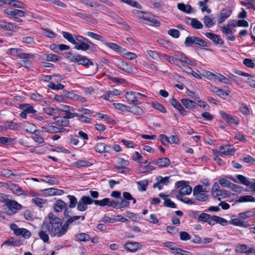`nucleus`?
Here are the masks:
<instances>
[{"label": "nucleus", "mask_w": 255, "mask_h": 255, "mask_svg": "<svg viewBox=\"0 0 255 255\" xmlns=\"http://www.w3.org/2000/svg\"><path fill=\"white\" fill-rule=\"evenodd\" d=\"M45 223L47 224L49 230V234L51 237H61L67 232L68 227L65 223L62 224L60 218L50 213L48 217L44 219Z\"/></svg>", "instance_id": "f257e3e1"}, {"label": "nucleus", "mask_w": 255, "mask_h": 255, "mask_svg": "<svg viewBox=\"0 0 255 255\" xmlns=\"http://www.w3.org/2000/svg\"><path fill=\"white\" fill-rule=\"evenodd\" d=\"M174 61L175 64L174 65L181 68V65L187 64L190 66H195L194 61L189 59L184 53L176 51L174 54Z\"/></svg>", "instance_id": "f03ea898"}, {"label": "nucleus", "mask_w": 255, "mask_h": 255, "mask_svg": "<svg viewBox=\"0 0 255 255\" xmlns=\"http://www.w3.org/2000/svg\"><path fill=\"white\" fill-rule=\"evenodd\" d=\"M22 209V206L15 200H7L3 206V212L8 215L15 214Z\"/></svg>", "instance_id": "7ed1b4c3"}, {"label": "nucleus", "mask_w": 255, "mask_h": 255, "mask_svg": "<svg viewBox=\"0 0 255 255\" xmlns=\"http://www.w3.org/2000/svg\"><path fill=\"white\" fill-rule=\"evenodd\" d=\"M74 37L76 40V43H74V48L76 49L86 51L89 49V44H91V42L87 39L80 35H75Z\"/></svg>", "instance_id": "20e7f679"}, {"label": "nucleus", "mask_w": 255, "mask_h": 255, "mask_svg": "<svg viewBox=\"0 0 255 255\" xmlns=\"http://www.w3.org/2000/svg\"><path fill=\"white\" fill-rule=\"evenodd\" d=\"M185 45L186 47L189 46L192 44H195L201 46H207V42L202 39L194 36H188L185 40Z\"/></svg>", "instance_id": "39448f33"}, {"label": "nucleus", "mask_w": 255, "mask_h": 255, "mask_svg": "<svg viewBox=\"0 0 255 255\" xmlns=\"http://www.w3.org/2000/svg\"><path fill=\"white\" fill-rule=\"evenodd\" d=\"M92 203H93V200L89 197L86 196H82L78 201L77 209L79 211H85L88 208L87 206Z\"/></svg>", "instance_id": "423d86ee"}, {"label": "nucleus", "mask_w": 255, "mask_h": 255, "mask_svg": "<svg viewBox=\"0 0 255 255\" xmlns=\"http://www.w3.org/2000/svg\"><path fill=\"white\" fill-rule=\"evenodd\" d=\"M70 61L72 62H77L80 65L87 66L89 64L93 65V63L85 56L80 54H75L70 58Z\"/></svg>", "instance_id": "0eeeda50"}, {"label": "nucleus", "mask_w": 255, "mask_h": 255, "mask_svg": "<svg viewBox=\"0 0 255 255\" xmlns=\"http://www.w3.org/2000/svg\"><path fill=\"white\" fill-rule=\"evenodd\" d=\"M176 186L179 188V193L181 195H189L191 193L192 188L187 182L180 181L176 182Z\"/></svg>", "instance_id": "6e6552de"}, {"label": "nucleus", "mask_w": 255, "mask_h": 255, "mask_svg": "<svg viewBox=\"0 0 255 255\" xmlns=\"http://www.w3.org/2000/svg\"><path fill=\"white\" fill-rule=\"evenodd\" d=\"M10 228L16 235H21L27 239L29 238L31 236V234L28 230L24 228H19L16 224H11Z\"/></svg>", "instance_id": "1a4fd4ad"}, {"label": "nucleus", "mask_w": 255, "mask_h": 255, "mask_svg": "<svg viewBox=\"0 0 255 255\" xmlns=\"http://www.w3.org/2000/svg\"><path fill=\"white\" fill-rule=\"evenodd\" d=\"M47 225V224L45 223L44 221L41 226V230L38 233V235L40 239L44 243H48L49 240V237L48 234V233L49 234V230Z\"/></svg>", "instance_id": "9d476101"}, {"label": "nucleus", "mask_w": 255, "mask_h": 255, "mask_svg": "<svg viewBox=\"0 0 255 255\" xmlns=\"http://www.w3.org/2000/svg\"><path fill=\"white\" fill-rule=\"evenodd\" d=\"M116 65L124 71L130 74H135L136 72L134 71L132 66L128 63L125 62L122 60H119L116 62Z\"/></svg>", "instance_id": "9b49d317"}, {"label": "nucleus", "mask_w": 255, "mask_h": 255, "mask_svg": "<svg viewBox=\"0 0 255 255\" xmlns=\"http://www.w3.org/2000/svg\"><path fill=\"white\" fill-rule=\"evenodd\" d=\"M230 26H235V25L234 24H228L227 25L221 26L220 28L223 33L225 35L226 39L228 40L233 41L235 40V37L233 35V32L230 28Z\"/></svg>", "instance_id": "f8f14e48"}, {"label": "nucleus", "mask_w": 255, "mask_h": 255, "mask_svg": "<svg viewBox=\"0 0 255 255\" xmlns=\"http://www.w3.org/2000/svg\"><path fill=\"white\" fill-rule=\"evenodd\" d=\"M219 152L226 155H233L235 152V149L233 144H222L220 146Z\"/></svg>", "instance_id": "ddd939ff"}, {"label": "nucleus", "mask_w": 255, "mask_h": 255, "mask_svg": "<svg viewBox=\"0 0 255 255\" xmlns=\"http://www.w3.org/2000/svg\"><path fill=\"white\" fill-rule=\"evenodd\" d=\"M159 137L161 143H165L166 142L169 143H177L179 141L178 136L172 135L168 137L164 134H160Z\"/></svg>", "instance_id": "4468645a"}, {"label": "nucleus", "mask_w": 255, "mask_h": 255, "mask_svg": "<svg viewBox=\"0 0 255 255\" xmlns=\"http://www.w3.org/2000/svg\"><path fill=\"white\" fill-rule=\"evenodd\" d=\"M220 115L222 118L229 124H235L236 125H238L239 124V120L237 117H233L224 111H220Z\"/></svg>", "instance_id": "2eb2a0df"}, {"label": "nucleus", "mask_w": 255, "mask_h": 255, "mask_svg": "<svg viewBox=\"0 0 255 255\" xmlns=\"http://www.w3.org/2000/svg\"><path fill=\"white\" fill-rule=\"evenodd\" d=\"M42 192L44 195L46 196L61 195L64 193L63 190L54 188L44 189Z\"/></svg>", "instance_id": "dca6fc26"}, {"label": "nucleus", "mask_w": 255, "mask_h": 255, "mask_svg": "<svg viewBox=\"0 0 255 255\" xmlns=\"http://www.w3.org/2000/svg\"><path fill=\"white\" fill-rule=\"evenodd\" d=\"M8 189L10 190L13 193L19 196L25 195V192L17 184L8 183Z\"/></svg>", "instance_id": "f3484780"}, {"label": "nucleus", "mask_w": 255, "mask_h": 255, "mask_svg": "<svg viewBox=\"0 0 255 255\" xmlns=\"http://www.w3.org/2000/svg\"><path fill=\"white\" fill-rule=\"evenodd\" d=\"M125 97L129 104H132L134 105L141 104V102L136 99L135 94L133 92H127L126 93Z\"/></svg>", "instance_id": "a211bd4d"}, {"label": "nucleus", "mask_w": 255, "mask_h": 255, "mask_svg": "<svg viewBox=\"0 0 255 255\" xmlns=\"http://www.w3.org/2000/svg\"><path fill=\"white\" fill-rule=\"evenodd\" d=\"M232 13L230 9L223 8L220 13L218 17L219 23H222L228 18Z\"/></svg>", "instance_id": "6ab92c4d"}, {"label": "nucleus", "mask_w": 255, "mask_h": 255, "mask_svg": "<svg viewBox=\"0 0 255 255\" xmlns=\"http://www.w3.org/2000/svg\"><path fill=\"white\" fill-rule=\"evenodd\" d=\"M141 246L137 242H128L125 244L124 248L128 251L134 252L140 248Z\"/></svg>", "instance_id": "aec40b11"}, {"label": "nucleus", "mask_w": 255, "mask_h": 255, "mask_svg": "<svg viewBox=\"0 0 255 255\" xmlns=\"http://www.w3.org/2000/svg\"><path fill=\"white\" fill-rule=\"evenodd\" d=\"M205 34L207 38L212 40L216 44H219L221 45H223L224 44V41L221 38L220 35L214 34L211 32H206Z\"/></svg>", "instance_id": "412c9836"}, {"label": "nucleus", "mask_w": 255, "mask_h": 255, "mask_svg": "<svg viewBox=\"0 0 255 255\" xmlns=\"http://www.w3.org/2000/svg\"><path fill=\"white\" fill-rule=\"evenodd\" d=\"M153 163L156 164L160 168L168 166L170 164V160L167 157H161L152 161Z\"/></svg>", "instance_id": "4be33fe9"}, {"label": "nucleus", "mask_w": 255, "mask_h": 255, "mask_svg": "<svg viewBox=\"0 0 255 255\" xmlns=\"http://www.w3.org/2000/svg\"><path fill=\"white\" fill-rule=\"evenodd\" d=\"M0 3L9 4L15 7L23 8L24 4L21 1L15 0H0Z\"/></svg>", "instance_id": "5701e85b"}, {"label": "nucleus", "mask_w": 255, "mask_h": 255, "mask_svg": "<svg viewBox=\"0 0 255 255\" xmlns=\"http://www.w3.org/2000/svg\"><path fill=\"white\" fill-rule=\"evenodd\" d=\"M105 45L107 46L108 47L110 48V49L114 50L116 52H120L122 54H124L125 52H127V50L126 49L123 48L118 45L112 43V42H105Z\"/></svg>", "instance_id": "b1692460"}, {"label": "nucleus", "mask_w": 255, "mask_h": 255, "mask_svg": "<svg viewBox=\"0 0 255 255\" xmlns=\"http://www.w3.org/2000/svg\"><path fill=\"white\" fill-rule=\"evenodd\" d=\"M231 179L234 182H240L246 186H249L250 185V182L249 180L245 176L242 175H238L235 178H231Z\"/></svg>", "instance_id": "393cba45"}, {"label": "nucleus", "mask_w": 255, "mask_h": 255, "mask_svg": "<svg viewBox=\"0 0 255 255\" xmlns=\"http://www.w3.org/2000/svg\"><path fill=\"white\" fill-rule=\"evenodd\" d=\"M55 124L60 127H67L69 124V120L65 117H57L54 119Z\"/></svg>", "instance_id": "a878e982"}, {"label": "nucleus", "mask_w": 255, "mask_h": 255, "mask_svg": "<svg viewBox=\"0 0 255 255\" xmlns=\"http://www.w3.org/2000/svg\"><path fill=\"white\" fill-rule=\"evenodd\" d=\"M170 104L174 107L175 108L177 109L181 114L183 115H186L187 112L183 108L182 106L180 104V103L178 102L176 99L172 98L170 100Z\"/></svg>", "instance_id": "bb28decb"}, {"label": "nucleus", "mask_w": 255, "mask_h": 255, "mask_svg": "<svg viewBox=\"0 0 255 255\" xmlns=\"http://www.w3.org/2000/svg\"><path fill=\"white\" fill-rule=\"evenodd\" d=\"M44 129L45 131L48 132L56 133L58 132H64L66 130V128L63 127L57 128L53 125H49L44 127Z\"/></svg>", "instance_id": "cd10ccee"}, {"label": "nucleus", "mask_w": 255, "mask_h": 255, "mask_svg": "<svg viewBox=\"0 0 255 255\" xmlns=\"http://www.w3.org/2000/svg\"><path fill=\"white\" fill-rule=\"evenodd\" d=\"M66 207V203L61 200H58L54 205V210L56 212H60Z\"/></svg>", "instance_id": "c85d7f7f"}, {"label": "nucleus", "mask_w": 255, "mask_h": 255, "mask_svg": "<svg viewBox=\"0 0 255 255\" xmlns=\"http://www.w3.org/2000/svg\"><path fill=\"white\" fill-rule=\"evenodd\" d=\"M182 104L185 106L187 109H193L196 108L197 104L195 102H193L192 100L187 99H183L181 100Z\"/></svg>", "instance_id": "c756f323"}, {"label": "nucleus", "mask_w": 255, "mask_h": 255, "mask_svg": "<svg viewBox=\"0 0 255 255\" xmlns=\"http://www.w3.org/2000/svg\"><path fill=\"white\" fill-rule=\"evenodd\" d=\"M177 6L179 10L185 13H190L192 12V8L190 4L185 5L183 3H179L177 4Z\"/></svg>", "instance_id": "7c9ffc66"}, {"label": "nucleus", "mask_w": 255, "mask_h": 255, "mask_svg": "<svg viewBox=\"0 0 255 255\" xmlns=\"http://www.w3.org/2000/svg\"><path fill=\"white\" fill-rule=\"evenodd\" d=\"M212 196L220 201L222 199H224L227 197L228 196V193L226 190L220 189L212 195Z\"/></svg>", "instance_id": "2f4dec72"}, {"label": "nucleus", "mask_w": 255, "mask_h": 255, "mask_svg": "<svg viewBox=\"0 0 255 255\" xmlns=\"http://www.w3.org/2000/svg\"><path fill=\"white\" fill-rule=\"evenodd\" d=\"M230 224L239 227H242L244 228H247L248 227V225L244 221L241 220L239 218H234L231 219V220L229 221Z\"/></svg>", "instance_id": "473e14b6"}, {"label": "nucleus", "mask_w": 255, "mask_h": 255, "mask_svg": "<svg viewBox=\"0 0 255 255\" xmlns=\"http://www.w3.org/2000/svg\"><path fill=\"white\" fill-rule=\"evenodd\" d=\"M93 164L92 163L84 160H79L73 163V166L75 167H89Z\"/></svg>", "instance_id": "72a5a7b5"}, {"label": "nucleus", "mask_w": 255, "mask_h": 255, "mask_svg": "<svg viewBox=\"0 0 255 255\" xmlns=\"http://www.w3.org/2000/svg\"><path fill=\"white\" fill-rule=\"evenodd\" d=\"M32 203L39 207H43L47 204V200L39 197H35L31 200Z\"/></svg>", "instance_id": "f704fd0d"}, {"label": "nucleus", "mask_w": 255, "mask_h": 255, "mask_svg": "<svg viewBox=\"0 0 255 255\" xmlns=\"http://www.w3.org/2000/svg\"><path fill=\"white\" fill-rule=\"evenodd\" d=\"M75 237L76 240L80 242H88L91 239L90 236L84 233L77 234Z\"/></svg>", "instance_id": "c9c22d12"}, {"label": "nucleus", "mask_w": 255, "mask_h": 255, "mask_svg": "<svg viewBox=\"0 0 255 255\" xmlns=\"http://www.w3.org/2000/svg\"><path fill=\"white\" fill-rule=\"evenodd\" d=\"M188 19L190 21V24L195 29H202L203 24L196 18H188Z\"/></svg>", "instance_id": "e433bc0d"}, {"label": "nucleus", "mask_w": 255, "mask_h": 255, "mask_svg": "<svg viewBox=\"0 0 255 255\" xmlns=\"http://www.w3.org/2000/svg\"><path fill=\"white\" fill-rule=\"evenodd\" d=\"M219 183L221 186L224 188H230L232 186H234V183H231L229 180L225 178H220L219 179Z\"/></svg>", "instance_id": "4c0bfd02"}, {"label": "nucleus", "mask_w": 255, "mask_h": 255, "mask_svg": "<svg viewBox=\"0 0 255 255\" xmlns=\"http://www.w3.org/2000/svg\"><path fill=\"white\" fill-rule=\"evenodd\" d=\"M4 125L5 126L6 129L17 130L20 128L18 124L15 123L12 121L6 122L4 123Z\"/></svg>", "instance_id": "58836bf2"}, {"label": "nucleus", "mask_w": 255, "mask_h": 255, "mask_svg": "<svg viewBox=\"0 0 255 255\" xmlns=\"http://www.w3.org/2000/svg\"><path fill=\"white\" fill-rule=\"evenodd\" d=\"M203 20L205 26L207 27H211L215 24L213 18L209 15L204 16Z\"/></svg>", "instance_id": "ea45409f"}, {"label": "nucleus", "mask_w": 255, "mask_h": 255, "mask_svg": "<svg viewBox=\"0 0 255 255\" xmlns=\"http://www.w3.org/2000/svg\"><path fill=\"white\" fill-rule=\"evenodd\" d=\"M151 105L154 109L162 113H165L166 112V110L165 108L162 105L158 102H152Z\"/></svg>", "instance_id": "a19ab883"}, {"label": "nucleus", "mask_w": 255, "mask_h": 255, "mask_svg": "<svg viewBox=\"0 0 255 255\" xmlns=\"http://www.w3.org/2000/svg\"><path fill=\"white\" fill-rule=\"evenodd\" d=\"M62 35L65 39H67L69 42H71L72 44H74V43H76V40L75 39L74 36H73L70 33L66 31H63Z\"/></svg>", "instance_id": "79ce46f5"}, {"label": "nucleus", "mask_w": 255, "mask_h": 255, "mask_svg": "<svg viewBox=\"0 0 255 255\" xmlns=\"http://www.w3.org/2000/svg\"><path fill=\"white\" fill-rule=\"evenodd\" d=\"M43 112L48 115L54 116L58 113L59 109L47 107L43 108Z\"/></svg>", "instance_id": "37998d69"}, {"label": "nucleus", "mask_w": 255, "mask_h": 255, "mask_svg": "<svg viewBox=\"0 0 255 255\" xmlns=\"http://www.w3.org/2000/svg\"><path fill=\"white\" fill-rule=\"evenodd\" d=\"M208 190L206 187H204L203 185H198L194 187L193 194H197L198 193H207Z\"/></svg>", "instance_id": "c03bdc74"}, {"label": "nucleus", "mask_w": 255, "mask_h": 255, "mask_svg": "<svg viewBox=\"0 0 255 255\" xmlns=\"http://www.w3.org/2000/svg\"><path fill=\"white\" fill-rule=\"evenodd\" d=\"M21 109L23 111L27 113H34L36 111L33 109L32 106L27 104H23L21 105Z\"/></svg>", "instance_id": "a18cd8bd"}, {"label": "nucleus", "mask_w": 255, "mask_h": 255, "mask_svg": "<svg viewBox=\"0 0 255 255\" xmlns=\"http://www.w3.org/2000/svg\"><path fill=\"white\" fill-rule=\"evenodd\" d=\"M146 53L154 60H158L160 58V53L156 51L148 50L146 51Z\"/></svg>", "instance_id": "49530a36"}, {"label": "nucleus", "mask_w": 255, "mask_h": 255, "mask_svg": "<svg viewBox=\"0 0 255 255\" xmlns=\"http://www.w3.org/2000/svg\"><path fill=\"white\" fill-rule=\"evenodd\" d=\"M202 75L204 77H206L208 80L211 81H216V74L206 70L203 71Z\"/></svg>", "instance_id": "de8ad7c7"}, {"label": "nucleus", "mask_w": 255, "mask_h": 255, "mask_svg": "<svg viewBox=\"0 0 255 255\" xmlns=\"http://www.w3.org/2000/svg\"><path fill=\"white\" fill-rule=\"evenodd\" d=\"M109 146H106L105 144H96L94 147L95 150L100 153L109 151Z\"/></svg>", "instance_id": "09e8293b"}, {"label": "nucleus", "mask_w": 255, "mask_h": 255, "mask_svg": "<svg viewBox=\"0 0 255 255\" xmlns=\"http://www.w3.org/2000/svg\"><path fill=\"white\" fill-rule=\"evenodd\" d=\"M255 198L251 195H245L241 196L238 200V202H254Z\"/></svg>", "instance_id": "8fccbe9b"}, {"label": "nucleus", "mask_w": 255, "mask_h": 255, "mask_svg": "<svg viewBox=\"0 0 255 255\" xmlns=\"http://www.w3.org/2000/svg\"><path fill=\"white\" fill-rule=\"evenodd\" d=\"M113 106L116 109L120 110L121 111H130V107L127 106V105H124L121 103H114Z\"/></svg>", "instance_id": "3c124183"}, {"label": "nucleus", "mask_w": 255, "mask_h": 255, "mask_svg": "<svg viewBox=\"0 0 255 255\" xmlns=\"http://www.w3.org/2000/svg\"><path fill=\"white\" fill-rule=\"evenodd\" d=\"M41 180L51 185H54L56 183V179L50 176H42Z\"/></svg>", "instance_id": "603ef678"}, {"label": "nucleus", "mask_w": 255, "mask_h": 255, "mask_svg": "<svg viewBox=\"0 0 255 255\" xmlns=\"http://www.w3.org/2000/svg\"><path fill=\"white\" fill-rule=\"evenodd\" d=\"M154 169L155 167L149 164L144 166L141 165L139 168V171L141 173H145Z\"/></svg>", "instance_id": "864d4df0"}, {"label": "nucleus", "mask_w": 255, "mask_h": 255, "mask_svg": "<svg viewBox=\"0 0 255 255\" xmlns=\"http://www.w3.org/2000/svg\"><path fill=\"white\" fill-rule=\"evenodd\" d=\"M249 247L246 245H239L235 247V251L241 253L247 254Z\"/></svg>", "instance_id": "5fc2aeb1"}, {"label": "nucleus", "mask_w": 255, "mask_h": 255, "mask_svg": "<svg viewBox=\"0 0 255 255\" xmlns=\"http://www.w3.org/2000/svg\"><path fill=\"white\" fill-rule=\"evenodd\" d=\"M85 216H74L73 217H69L67 221H66V224H67L68 227H69V225L75 221L78 220L79 219H81L82 221L85 220Z\"/></svg>", "instance_id": "6e6d98bb"}, {"label": "nucleus", "mask_w": 255, "mask_h": 255, "mask_svg": "<svg viewBox=\"0 0 255 255\" xmlns=\"http://www.w3.org/2000/svg\"><path fill=\"white\" fill-rule=\"evenodd\" d=\"M216 80H218L226 84H231L230 81L225 76L221 74H218L216 75Z\"/></svg>", "instance_id": "4d7b16f0"}, {"label": "nucleus", "mask_w": 255, "mask_h": 255, "mask_svg": "<svg viewBox=\"0 0 255 255\" xmlns=\"http://www.w3.org/2000/svg\"><path fill=\"white\" fill-rule=\"evenodd\" d=\"M145 21H147V22L144 23L145 24H148V23H149L150 25L156 26H158L160 25V22L154 19L151 16H149V14H148L147 18L146 19Z\"/></svg>", "instance_id": "13d9d810"}, {"label": "nucleus", "mask_w": 255, "mask_h": 255, "mask_svg": "<svg viewBox=\"0 0 255 255\" xmlns=\"http://www.w3.org/2000/svg\"><path fill=\"white\" fill-rule=\"evenodd\" d=\"M138 189L140 191H144L146 190V187L148 185L147 180H142L137 182Z\"/></svg>", "instance_id": "bf43d9fd"}, {"label": "nucleus", "mask_w": 255, "mask_h": 255, "mask_svg": "<svg viewBox=\"0 0 255 255\" xmlns=\"http://www.w3.org/2000/svg\"><path fill=\"white\" fill-rule=\"evenodd\" d=\"M109 202V198H105L103 199L102 200H93V203H94L96 205H99L100 206H108Z\"/></svg>", "instance_id": "052dcab7"}, {"label": "nucleus", "mask_w": 255, "mask_h": 255, "mask_svg": "<svg viewBox=\"0 0 255 255\" xmlns=\"http://www.w3.org/2000/svg\"><path fill=\"white\" fill-rule=\"evenodd\" d=\"M67 197L70 200V204L69 205V208H73L75 207L77 204L78 205V202L75 196L69 195H68Z\"/></svg>", "instance_id": "680f3d73"}, {"label": "nucleus", "mask_w": 255, "mask_h": 255, "mask_svg": "<svg viewBox=\"0 0 255 255\" xmlns=\"http://www.w3.org/2000/svg\"><path fill=\"white\" fill-rule=\"evenodd\" d=\"M169 177L168 176L163 177L161 176H158L156 177V180L158 182L161 184V185H166L169 182Z\"/></svg>", "instance_id": "e2e57ef3"}, {"label": "nucleus", "mask_w": 255, "mask_h": 255, "mask_svg": "<svg viewBox=\"0 0 255 255\" xmlns=\"http://www.w3.org/2000/svg\"><path fill=\"white\" fill-rule=\"evenodd\" d=\"M128 112H131L136 115H141L143 113V111L138 106H133L130 108V111H128Z\"/></svg>", "instance_id": "0e129e2a"}, {"label": "nucleus", "mask_w": 255, "mask_h": 255, "mask_svg": "<svg viewBox=\"0 0 255 255\" xmlns=\"http://www.w3.org/2000/svg\"><path fill=\"white\" fill-rule=\"evenodd\" d=\"M132 158L134 160L136 161L137 162L141 163H146L147 162V160H145L143 161H142V157L140 155V154L138 152H135L132 155Z\"/></svg>", "instance_id": "69168bd1"}, {"label": "nucleus", "mask_w": 255, "mask_h": 255, "mask_svg": "<svg viewBox=\"0 0 255 255\" xmlns=\"http://www.w3.org/2000/svg\"><path fill=\"white\" fill-rule=\"evenodd\" d=\"M195 198L199 201H205L208 199L206 193H198L197 194H193Z\"/></svg>", "instance_id": "338daca9"}, {"label": "nucleus", "mask_w": 255, "mask_h": 255, "mask_svg": "<svg viewBox=\"0 0 255 255\" xmlns=\"http://www.w3.org/2000/svg\"><path fill=\"white\" fill-rule=\"evenodd\" d=\"M164 246L169 249L170 250L174 251L175 253L177 248L176 243L171 242H166L164 243Z\"/></svg>", "instance_id": "774afa93"}]
</instances>
